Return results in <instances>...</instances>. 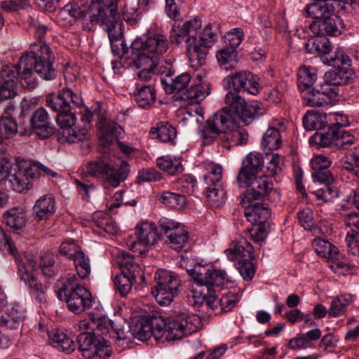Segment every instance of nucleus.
Returning <instances> with one entry per match:
<instances>
[{"mask_svg": "<svg viewBox=\"0 0 359 359\" xmlns=\"http://www.w3.org/2000/svg\"><path fill=\"white\" fill-rule=\"evenodd\" d=\"M248 76H250V72L248 70L239 71L227 76L223 80L224 86L238 92L245 86Z\"/></svg>", "mask_w": 359, "mask_h": 359, "instance_id": "ea45409f", "label": "nucleus"}, {"mask_svg": "<svg viewBox=\"0 0 359 359\" xmlns=\"http://www.w3.org/2000/svg\"><path fill=\"white\" fill-rule=\"evenodd\" d=\"M35 55L37 57L39 67H52L55 61V57L51 49L46 43H37Z\"/></svg>", "mask_w": 359, "mask_h": 359, "instance_id": "79ce46f5", "label": "nucleus"}, {"mask_svg": "<svg viewBox=\"0 0 359 359\" xmlns=\"http://www.w3.org/2000/svg\"><path fill=\"white\" fill-rule=\"evenodd\" d=\"M354 77L353 69H330L324 74L325 82L336 87L351 82Z\"/></svg>", "mask_w": 359, "mask_h": 359, "instance_id": "c85d7f7f", "label": "nucleus"}, {"mask_svg": "<svg viewBox=\"0 0 359 359\" xmlns=\"http://www.w3.org/2000/svg\"><path fill=\"white\" fill-rule=\"evenodd\" d=\"M312 246L318 256L325 258L327 261L337 255V248L325 240L315 238L312 242Z\"/></svg>", "mask_w": 359, "mask_h": 359, "instance_id": "a19ab883", "label": "nucleus"}, {"mask_svg": "<svg viewBox=\"0 0 359 359\" xmlns=\"http://www.w3.org/2000/svg\"><path fill=\"white\" fill-rule=\"evenodd\" d=\"M206 173L203 176V180L207 186L220 185V181L222 177V168L219 165L210 163L206 167Z\"/></svg>", "mask_w": 359, "mask_h": 359, "instance_id": "864d4df0", "label": "nucleus"}, {"mask_svg": "<svg viewBox=\"0 0 359 359\" xmlns=\"http://www.w3.org/2000/svg\"><path fill=\"white\" fill-rule=\"evenodd\" d=\"M20 160V158H17L16 164L12 168L9 161L4 155L0 154V184L5 182L6 184H8L7 186L14 190V187L10 182L11 175H14L15 171L18 170V161Z\"/></svg>", "mask_w": 359, "mask_h": 359, "instance_id": "a18cd8bd", "label": "nucleus"}, {"mask_svg": "<svg viewBox=\"0 0 359 359\" xmlns=\"http://www.w3.org/2000/svg\"><path fill=\"white\" fill-rule=\"evenodd\" d=\"M338 133V127L329 126L327 131L325 133H316L310 137V143H316L322 147L336 146Z\"/></svg>", "mask_w": 359, "mask_h": 359, "instance_id": "e433bc0d", "label": "nucleus"}, {"mask_svg": "<svg viewBox=\"0 0 359 359\" xmlns=\"http://www.w3.org/2000/svg\"><path fill=\"white\" fill-rule=\"evenodd\" d=\"M316 69H299L297 83L299 89L305 91L310 88L317 79Z\"/></svg>", "mask_w": 359, "mask_h": 359, "instance_id": "49530a36", "label": "nucleus"}, {"mask_svg": "<svg viewBox=\"0 0 359 359\" xmlns=\"http://www.w3.org/2000/svg\"><path fill=\"white\" fill-rule=\"evenodd\" d=\"M353 302V297L351 294H341L332 299L331 306L328 309V315L331 317H338L343 315L346 307Z\"/></svg>", "mask_w": 359, "mask_h": 359, "instance_id": "4c0bfd02", "label": "nucleus"}, {"mask_svg": "<svg viewBox=\"0 0 359 359\" xmlns=\"http://www.w3.org/2000/svg\"><path fill=\"white\" fill-rule=\"evenodd\" d=\"M200 18H194L185 21L182 26H173L170 31V41L179 44L184 41L191 67L205 65L208 49L217 41L218 27L208 23L203 29Z\"/></svg>", "mask_w": 359, "mask_h": 359, "instance_id": "f03ea898", "label": "nucleus"}, {"mask_svg": "<svg viewBox=\"0 0 359 359\" xmlns=\"http://www.w3.org/2000/svg\"><path fill=\"white\" fill-rule=\"evenodd\" d=\"M187 272L199 285L206 288L227 287L232 282L225 271L215 269L209 264H196Z\"/></svg>", "mask_w": 359, "mask_h": 359, "instance_id": "ddd939ff", "label": "nucleus"}, {"mask_svg": "<svg viewBox=\"0 0 359 359\" xmlns=\"http://www.w3.org/2000/svg\"><path fill=\"white\" fill-rule=\"evenodd\" d=\"M159 224L161 230L166 235L169 246L175 250H182L189 241L184 226L168 218L161 219Z\"/></svg>", "mask_w": 359, "mask_h": 359, "instance_id": "dca6fc26", "label": "nucleus"}, {"mask_svg": "<svg viewBox=\"0 0 359 359\" xmlns=\"http://www.w3.org/2000/svg\"><path fill=\"white\" fill-rule=\"evenodd\" d=\"M79 351L86 359H107L111 348L106 340L91 332H82L77 337Z\"/></svg>", "mask_w": 359, "mask_h": 359, "instance_id": "4468645a", "label": "nucleus"}, {"mask_svg": "<svg viewBox=\"0 0 359 359\" xmlns=\"http://www.w3.org/2000/svg\"><path fill=\"white\" fill-rule=\"evenodd\" d=\"M245 181L246 182H238L239 187L248 188L241 196V204H249L251 201H258L270 194L278 195L273 189L271 180L264 175L248 178Z\"/></svg>", "mask_w": 359, "mask_h": 359, "instance_id": "2eb2a0df", "label": "nucleus"}, {"mask_svg": "<svg viewBox=\"0 0 359 359\" xmlns=\"http://www.w3.org/2000/svg\"><path fill=\"white\" fill-rule=\"evenodd\" d=\"M227 258L233 261L239 260L237 266L241 276L244 280H251L255 274V269L251 260L254 258L253 247L245 238H241L233 241L231 246L225 250Z\"/></svg>", "mask_w": 359, "mask_h": 359, "instance_id": "f8f14e48", "label": "nucleus"}, {"mask_svg": "<svg viewBox=\"0 0 359 359\" xmlns=\"http://www.w3.org/2000/svg\"><path fill=\"white\" fill-rule=\"evenodd\" d=\"M163 203L173 208L181 209L187 204L186 197L177 193L163 191L159 198Z\"/></svg>", "mask_w": 359, "mask_h": 359, "instance_id": "8fccbe9b", "label": "nucleus"}, {"mask_svg": "<svg viewBox=\"0 0 359 359\" xmlns=\"http://www.w3.org/2000/svg\"><path fill=\"white\" fill-rule=\"evenodd\" d=\"M243 39V32L240 28H235L225 36V47L236 50Z\"/></svg>", "mask_w": 359, "mask_h": 359, "instance_id": "774afa93", "label": "nucleus"}, {"mask_svg": "<svg viewBox=\"0 0 359 359\" xmlns=\"http://www.w3.org/2000/svg\"><path fill=\"white\" fill-rule=\"evenodd\" d=\"M15 71L17 79L20 78L21 85L24 88H34L36 79L33 75V69H13Z\"/></svg>", "mask_w": 359, "mask_h": 359, "instance_id": "69168bd1", "label": "nucleus"}, {"mask_svg": "<svg viewBox=\"0 0 359 359\" xmlns=\"http://www.w3.org/2000/svg\"><path fill=\"white\" fill-rule=\"evenodd\" d=\"M97 127L100 140L104 147L111 144L123 133V129L119 125L114 122L107 123L102 117L99 118Z\"/></svg>", "mask_w": 359, "mask_h": 359, "instance_id": "a878e982", "label": "nucleus"}, {"mask_svg": "<svg viewBox=\"0 0 359 359\" xmlns=\"http://www.w3.org/2000/svg\"><path fill=\"white\" fill-rule=\"evenodd\" d=\"M6 224L14 231H18L25 226L27 212L24 207H13L4 213Z\"/></svg>", "mask_w": 359, "mask_h": 359, "instance_id": "cd10ccee", "label": "nucleus"}, {"mask_svg": "<svg viewBox=\"0 0 359 359\" xmlns=\"http://www.w3.org/2000/svg\"><path fill=\"white\" fill-rule=\"evenodd\" d=\"M74 264L78 276L81 279L88 278L91 272L90 259L83 252L74 258Z\"/></svg>", "mask_w": 359, "mask_h": 359, "instance_id": "3c124183", "label": "nucleus"}, {"mask_svg": "<svg viewBox=\"0 0 359 359\" xmlns=\"http://www.w3.org/2000/svg\"><path fill=\"white\" fill-rule=\"evenodd\" d=\"M49 338L52 346L59 351L70 353L75 349L74 341L62 332L54 331Z\"/></svg>", "mask_w": 359, "mask_h": 359, "instance_id": "c9c22d12", "label": "nucleus"}, {"mask_svg": "<svg viewBox=\"0 0 359 359\" xmlns=\"http://www.w3.org/2000/svg\"><path fill=\"white\" fill-rule=\"evenodd\" d=\"M17 77L12 69H2L0 72V100L13 97L16 95Z\"/></svg>", "mask_w": 359, "mask_h": 359, "instance_id": "393cba45", "label": "nucleus"}, {"mask_svg": "<svg viewBox=\"0 0 359 359\" xmlns=\"http://www.w3.org/2000/svg\"><path fill=\"white\" fill-rule=\"evenodd\" d=\"M226 107L209 118L202 131L206 144L219 138L224 147L245 144L248 139L247 131L238 127V119L248 124L264 113L257 102L247 103L238 94L229 91L225 96Z\"/></svg>", "mask_w": 359, "mask_h": 359, "instance_id": "f257e3e1", "label": "nucleus"}, {"mask_svg": "<svg viewBox=\"0 0 359 359\" xmlns=\"http://www.w3.org/2000/svg\"><path fill=\"white\" fill-rule=\"evenodd\" d=\"M319 183L322 184L323 186L313 192L318 200L322 202H328L337 197V189L331 185L332 182Z\"/></svg>", "mask_w": 359, "mask_h": 359, "instance_id": "6e6d98bb", "label": "nucleus"}, {"mask_svg": "<svg viewBox=\"0 0 359 359\" xmlns=\"http://www.w3.org/2000/svg\"><path fill=\"white\" fill-rule=\"evenodd\" d=\"M241 205L245 208V217L251 223L262 224L270 215L268 206L257 201H251L249 204Z\"/></svg>", "mask_w": 359, "mask_h": 359, "instance_id": "b1692460", "label": "nucleus"}, {"mask_svg": "<svg viewBox=\"0 0 359 359\" xmlns=\"http://www.w3.org/2000/svg\"><path fill=\"white\" fill-rule=\"evenodd\" d=\"M156 163L160 169L172 175L181 172L183 170L180 159L172 158L168 156L158 158Z\"/></svg>", "mask_w": 359, "mask_h": 359, "instance_id": "de8ad7c7", "label": "nucleus"}, {"mask_svg": "<svg viewBox=\"0 0 359 359\" xmlns=\"http://www.w3.org/2000/svg\"><path fill=\"white\" fill-rule=\"evenodd\" d=\"M18 170L11 175L14 191L22 193L32 187L33 182L39 179L43 172L50 177L57 176V173L39 162H31L25 159L18 161Z\"/></svg>", "mask_w": 359, "mask_h": 359, "instance_id": "1a4fd4ad", "label": "nucleus"}, {"mask_svg": "<svg viewBox=\"0 0 359 359\" xmlns=\"http://www.w3.org/2000/svg\"><path fill=\"white\" fill-rule=\"evenodd\" d=\"M136 278L132 277L128 272H121L114 278V283L122 297L126 296L132 290L133 281Z\"/></svg>", "mask_w": 359, "mask_h": 359, "instance_id": "c03bdc74", "label": "nucleus"}, {"mask_svg": "<svg viewBox=\"0 0 359 359\" xmlns=\"http://www.w3.org/2000/svg\"><path fill=\"white\" fill-rule=\"evenodd\" d=\"M320 93L325 101V104H334L337 101L339 95V88L334 86H332L327 82L320 87Z\"/></svg>", "mask_w": 359, "mask_h": 359, "instance_id": "0e129e2a", "label": "nucleus"}, {"mask_svg": "<svg viewBox=\"0 0 359 359\" xmlns=\"http://www.w3.org/2000/svg\"><path fill=\"white\" fill-rule=\"evenodd\" d=\"M305 49L311 54L323 55V62L332 67H341V66L351 67V59L341 49H337L330 53L331 45L326 37H311L305 43Z\"/></svg>", "mask_w": 359, "mask_h": 359, "instance_id": "9d476101", "label": "nucleus"}, {"mask_svg": "<svg viewBox=\"0 0 359 359\" xmlns=\"http://www.w3.org/2000/svg\"><path fill=\"white\" fill-rule=\"evenodd\" d=\"M239 300V294L236 290L224 292L219 299L222 311L228 312L231 311Z\"/></svg>", "mask_w": 359, "mask_h": 359, "instance_id": "052dcab7", "label": "nucleus"}, {"mask_svg": "<svg viewBox=\"0 0 359 359\" xmlns=\"http://www.w3.org/2000/svg\"><path fill=\"white\" fill-rule=\"evenodd\" d=\"M130 48L135 55V67H157L163 55L168 50V41L165 36L155 33L148 36L144 41L136 39L131 43Z\"/></svg>", "mask_w": 359, "mask_h": 359, "instance_id": "7ed1b4c3", "label": "nucleus"}, {"mask_svg": "<svg viewBox=\"0 0 359 359\" xmlns=\"http://www.w3.org/2000/svg\"><path fill=\"white\" fill-rule=\"evenodd\" d=\"M342 166L359 177V146L355 147L348 155L346 156Z\"/></svg>", "mask_w": 359, "mask_h": 359, "instance_id": "e2e57ef3", "label": "nucleus"}, {"mask_svg": "<svg viewBox=\"0 0 359 359\" xmlns=\"http://www.w3.org/2000/svg\"><path fill=\"white\" fill-rule=\"evenodd\" d=\"M117 263L119 265L121 272H128L133 278L140 276L142 281L144 276L142 274L140 266L134 262V258L126 252H120L117 256Z\"/></svg>", "mask_w": 359, "mask_h": 359, "instance_id": "7c9ffc66", "label": "nucleus"}, {"mask_svg": "<svg viewBox=\"0 0 359 359\" xmlns=\"http://www.w3.org/2000/svg\"><path fill=\"white\" fill-rule=\"evenodd\" d=\"M172 74L169 69L165 76L161 77V82L166 93H175L176 100H180L178 97L189 89L188 86L191 81V76L188 73H182L172 78Z\"/></svg>", "mask_w": 359, "mask_h": 359, "instance_id": "6ab92c4d", "label": "nucleus"}, {"mask_svg": "<svg viewBox=\"0 0 359 359\" xmlns=\"http://www.w3.org/2000/svg\"><path fill=\"white\" fill-rule=\"evenodd\" d=\"M302 123L306 130H321L329 126L328 116L325 113L308 112L304 116Z\"/></svg>", "mask_w": 359, "mask_h": 359, "instance_id": "473e14b6", "label": "nucleus"}, {"mask_svg": "<svg viewBox=\"0 0 359 359\" xmlns=\"http://www.w3.org/2000/svg\"><path fill=\"white\" fill-rule=\"evenodd\" d=\"M165 320H161V323L151 324L146 320H138L132 327L133 336L140 341H146L152 335L156 339L159 337H165Z\"/></svg>", "mask_w": 359, "mask_h": 359, "instance_id": "aec40b11", "label": "nucleus"}, {"mask_svg": "<svg viewBox=\"0 0 359 359\" xmlns=\"http://www.w3.org/2000/svg\"><path fill=\"white\" fill-rule=\"evenodd\" d=\"M135 100L138 107L143 109L151 107L156 101V92L151 86L137 87V92L134 94Z\"/></svg>", "mask_w": 359, "mask_h": 359, "instance_id": "f704fd0d", "label": "nucleus"}, {"mask_svg": "<svg viewBox=\"0 0 359 359\" xmlns=\"http://www.w3.org/2000/svg\"><path fill=\"white\" fill-rule=\"evenodd\" d=\"M177 291L171 290L170 289H165L158 286H155L154 289L152 290L151 293L154 296L156 301L161 306H168L172 301Z\"/></svg>", "mask_w": 359, "mask_h": 359, "instance_id": "13d9d810", "label": "nucleus"}, {"mask_svg": "<svg viewBox=\"0 0 359 359\" xmlns=\"http://www.w3.org/2000/svg\"><path fill=\"white\" fill-rule=\"evenodd\" d=\"M88 173L93 177H103L106 189L117 187L124 181L129 172L128 164L125 161L114 162L106 157L89 162L86 165Z\"/></svg>", "mask_w": 359, "mask_h": 359, "instance_id": "0eeeda50", "label": "nucleus"}, {"mask_svg": "<svg viewBox=\"0 0 359 359\" xmlns=\"http://www.w3.org/2000/svg\"><path fill=\"white\" fill-rule=\"evenodd\" d=\"M29 7L28 0H5L0 3V8L6 13H13Z\"/></svg>", "mask_w": 359, "mask_h": 359, "instance_id": "338daca9", "label": "nucleus"}, {"mask_svg": "<svg viewBox=\"0 0 359 359\" xmlns=\"http://www.w3.org/2000/svg\"><path fill=\"white\" fill-rule=\"evenodd\" d=\"M46 105L52 110L57 112V122L63 128L71 129L76 121L74 114L71 112L72 108H78L83 105V100L79 94L74 93L68 88H64L57 93L56 96H48Z\"/></svg>", "mask_w": 359, "mask_h": 359, "instance_id": "423d86ee", "label": "nucleus"}, {"mask_svg": "<svg viewBox=\"0 0 359 359\" xmlns=\"http://www.w3.org/2000/svg\"><path fill=\"white\" fill-rule=\"evenodd\" d=\"M220 185L207 186L205 195L209 204L213 207H220L224 203V193L219 189Z\"/></svg>", "mask_w": 359, "mask_h": 359, "instance_id": "680f3d73", "label": "nucleus"}, {"mask_svg": "<svg viewBox=\"0 0 359 359\" xmlns=\"http://www.w3.org/2000/svg\"><path fill=\"white\" fill-rule=\"evenodd\" d=\"M117 4L107 3L104 6L99 4L88 6L86 11V22L83 23V29L88 31L93 29L94 27L99 25L108 33L111 41L112 51L115 53V42L120 41L123 54L128 52V48L124 42L114 34V29L117 24Z\"/></svg>", "mask_w": 359, "mask_h": 359, "instance_id": "20e7f679", "label": "nucleus"}, {"mask_svg": "<svg viewBox=\"0 0 359 359\" xmlns=\"http://www.w3.org/2000/svg\"><path fill=\"white\" fill-rule=\"evenodd\" d=\"M43 273L48 277L55 276L58 271V264L56 256L52 253H45L41 255L39 263Z\"/></svg>", "mask_w": 359, "mask_h": 359, "instance_id": "09e8293b", "label": "nucleus"}, {"mask_svg": "<svg viewBox=\"0 0 359 359\" xmlns=\"http://www.w3.org/2000/svg\"><path fill=\"white\" fill-rule=\"evenodd\" d=\"M309 29L314 34L318 36H337L340 34L334 19L331 16L323 20L313 21L309 25Z\"/></svg>", "mask_w": 359, "mask_h": 359, "instance_id": "c756f323", "label": "nucleus"}, {"mask_svg": "<svg viewBox=\"0 0 359 359\" xmlns=\"http://www.w3.org/2000/svg\"><path fill=\"white\" fill-rule=\"evenodd\" d=\"M150 135L163 142H172L177 137V130L167 122H161L151 129Z\"/></svg>", "mask_w": 359, "mask_h": 359, "instance_id": "72a5a7b5", "label": "nucleus"}, {"mask_svg": "<svg viewBox=\"0 0 359 359\" xmlns=\"http://www.w3.org/2000/svg\"><path fill=\"white\" fill-rule=\"evenodd\" d=\"M165 339L174 341L196 332L203 326L201 317L196 314L181 313L165 320Z\"/></svg>", "mask_w": 359, "mask_h": 359, "instance_id": "9b49d317", "label": "nucleus"}, {"mask_svg": "<svg viewBox=\"0 0 359 359\" xmlns=\"http://www.w3.org/2000/svg\"><path fill=\"white\" fill-rule=\"evenodd\" d=\"M286 130L283 119H273L270 123L268 130L263 135L262 146L266 153L278 149L282 143L280 133Z\"/></svg>", "mask_w": 359, "mask_h": 359, "instance_id": "a211bd4d", "label": "nucleus"}, {"mask_svg": "<svg viewBox=\"0 0 359 359\" xmlns=\"http://www.w3.org/2000/svg\"><path fill=\"white\" fill-rule=\"evenodd\" d=\"M31 125L34 132L41 139L48 138L54 133L48 114L43 108H39L34 112Z\"/></svg>", "mask_w": 359, "mask_h": 359, "instance_id": "5701e85b", "label": "nucleus"}, {"mask_svg": "<svg viewBox=\"0 0 359 359\" xmlns=\"http://www.w3.org/2000/svg\"><path fill=\"white\" fill-rule=\"evenodd\" d=\"M36 48L37 43H32L30 45V50L22 55L15 67H39L35 55Z\"/></svg>", "mask_w": 359, "mask_h": 359, "instance_id": "bf43d9fd", "label": "nucleus"}, {"mask_svg": "<svg viewBox=\"0 0 359 359\" xmlns=\"http://www.w3.org/2000/svg\"><path fill=\"white\" fill-rule=\"evenodd\" d=\"M57 297L65 301L68 309L74 313H81L90 309L92 295L88 290L81 286L75 275H71L63 282L57 290Z\"/></svg>", "mask_w": 359, "mask_h": 359, "instance_id": "6e6552de", "label": "nucleus"}, {"mask_svg": "<svg viewBox=\"0 0 359 359\" xmlns=\"http://www.w3.org/2000/svg\"><path fill=\"white\" fill-rule=\"evenodd\" d=\"M157 280L156 286L177 291L180 284L178 277L173 273L165 270H158L155 275Z\"/></svg>", "mask_w": 359, "mask_h": 359, "instance_id": "58836bf2", "label": "nucleus"}, {"mask_svg": "<svg viewBox=\"0 0 359 359\" xmlns=\"http://www.w3.org/2000/svg\"><path fill=\"white\" fill-rule=\"evenodd\" d=\"M138 0H125L122 15L124 20L134 25L140 20Z\"/></svg>", "mask_w": 359, "mask_h": 359, "instance_id": "37998d69", "label": "nucleus"}, {"mask_svg": "<svg viewBox=\"0 0 359 359\" xmlns=\"http://www.w3.org/2000/svg\"><path fill=\"white\" fill-rule=\"evenodd\" d=\"M34 214L39 220H44L51 217L55 211V201L53 195L41 196L33 207Z\"/></svg>", "mask_w": 359, "mask_h": 359, "instance_id": "bb28decb", "label": "nucleus"}, {"mask_svg": "<svg viewBox=\"0 0 359 359\" xmlns=\"http://www.w3.org/2000/svg\"><path fill=\"white\" fill-rule=\"evenodd\" d=\"M137 241L130 245L131 250L140 256H144L149 248L158 240L156 226L154 223L143 222L137 226Z\"/></svg>", "mask_w": 359, "mask_h": 359, "instance_id": "f3484780", "label": "nucleus"}, {"mask_svg": "<svg viewBox=\"0 0 359 359\" xmlns=\"http://www.w3.org/2000/svg\"><path fill=\"white\" fill-rule=\"evenodd\" d=\"M1 239L0 241L2 249L12 255L18 268V273L21 279L30 290V293L39 303L44 299V289L38 284L34 275L36 262L32 259H26V261L20 264V255L11 236L0 227Z\"/></svg>", "mask_w": 359, "mask_h": 359, "instance_id": "39448f33", "label": "nucleus"}, {"mask_svg": "<svg viewBox=\"0 0 359 359\" xmlns=\"http://www.w3.org/2000/svg\"><path fill=\"white\" fill-rule=\"evenodd\" d=\"M197 78L199 83L194 86H191L182 95H180L178 97L181 100H202L210 94L208 85L202 83L201 76L198 75Z\"/></svg>", "mask_w": 359, "mask_h": 359, "instance_id": "2f4dec72", "label": "nucleus"}, {"mask_svg": "<svg viewBox=\"0 0 359 359\" xmlns=\"http://www.w3.org/2000/svg\"><path fill=\"white\" fill-rule=\"evenodd\" d=\"M314 182H332L334 178L328 170L331 161L323 155H316L310 161Z\"/></svg>", "mask_w": 359, "mask_h": 359, "instance_id": "4be33fe9", "label": "nucleus"}, {"mask_svg": "<svg viewBox=\"0 0 359 359\" xmlns=\"http://www.w3.org/2000/svg\"><path fill=\"white\" fill-rule=\"evenodd\" d=\"M94 223L98 228L107 233L115 234L118 231V226L113 219L107 214L98 212L94 215Z\"/></svg>", "mask_w": 359, "mask_h": 359, "instance_id": "603ef678", "label": "nucleus"}, {"mask_svg": "<svg viewBox=\"0 0 359 359\" xmlns=\"http://www.w3.org/2000/svg\"><path fill=\"white\" fill-rule=\"evenodd\" d=\"M17 132V123L11 116L6 114L0 118V137L1 138H11Z\"/></svg>", "mask_w": 359, "mask_h": 359, "instance_id": "5fc2aeb1", "label": "nucleus"}, {"mask_svg": "<svg viewBox=\"0 0 359 359\" xmlns=\"http://www.w3.org/2000/svg\"><path fill=\"white\" fill-rule=\"evenodd\" d=\"M263 158L257 153H250L243 161V165L237 175V182H246L248 178L259 176L263 166Z\"/></svg>", "mask_w": 359, "mask_h": 359, "instance_id": "412c9836", "label": "nucleus"}, {"mask_svg": "<svg viewBox=\"0 0 359 359\" xmlns=\"http://www.w3.org/2000/svg\"><path fill=\"white\" fill-rule=\"evenodd\" d=\"M216 58L219 65H227L232 67L238 60L237 50L224 47L216 53Z\"/></svg>", "mask_w": 359, "mask_h": 359, "instance_id": "4d7b16f0", "label": "nucleus"}]
</instances>
